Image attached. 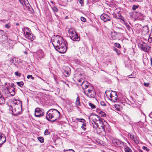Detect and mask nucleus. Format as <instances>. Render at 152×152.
<instances>
[{
	"instance_id": "1",
	"label": "nucleus",
	"mask_w": 152,
	"mask_h": 152,
	"mask_svg": "<svg viewBox=\"0 0 152 152\" xmlns=\"http://www.w3.org/2000/svg\"><path fill=\"white\" fill-rule=\"evenodd\" d=\"M52 43L56 50L60 53H64L66 50L65 42L63 38L58 35L52 38Z\"/></svg>"
},
{
	"instance_id": "2",
	"label": "nucleus",
	"mask_w": 152,
	"mask_h": 152,
	"mask_svg": "<svg viewBox=\"0 0 152 152\" xmlns=\"http://www.w3.org/2000/svg\"><path fill=\"white\" fill-rule=\"evenodd\" d=\"M60 112L57 110L51 109L47 113L46 118L48 121H55L59 118Z\"/></svg>"
},
{
	"instance_id": "3",
	"label": "nucleus",
	"mask_w": 152,
	"mask_h": 152,
	"mask_svg": "<svg viewBox=\"0 0 152 152\" xmlns=\"http://www.w3.org/2000/svg\"><path fill=\"white\" fill-rule=\"evenodd\" d=\"M12 104L14 110H12V114L16 116L22 111V102L18 99H14Z\"/></svg>"
},
{
	"instance_id": "4",
	"label": "nucleus",
	"mask_w": 152,
	"mask_h": 152,
	"mask_svg": "<svg viewBox=\"0 0 152 152\" xmlns=\"http://www.w3.org/2000/svg\"><path fill=\"white\" fill-rule=\"evenodd\" d=\"M22 31L23 32L24 35L27 39L31 41L35 39V37L33 36L30 29L26 27L23 28Z\"/></svg>"
},
{
	"instance_id": "5",
	"label": "nucleus",
	"mask_w": 152,
	"mask_h": 152,
	"mask_svg": "<svg viewBox=\"0 0 152 152\" xmlns=\"http://www.w3.org/2000/svg\"><path fill=\"white\" fill-rule=\"evenodd\" d=\"M84 93L88 97L91 98H94L96 94L95 91L93 86L84 90Z\"/></svg>"
},
{
	"instance_id": "6",
	"label": "nucleus",
	"mask_w": 152,
	"mask_h": 152,
	"mask_svg": "<svg viewBox=\"0 0 152 152\" xmlns=\"http://www.w3.org/2000/svg\"><path fill=\"white\" fill-rule=\"evenodd\" d=\"M106 95L108 97V99L114 101H115V100L116 101L117 100V96L115 91H112L111 93L109 92H108V94H106Z\"/></svg>"
},
{
	"instance_id": "7",
	"label": "nucleus",
	"mask_w": 152,
	"mask_h": 152,
	"mask_svg": "<svg viewBox=\"0 0 152 152\" xmlns=\"http://www.w3.org/2000/svg\"><path fill=\"white\" fill-rule=\"evenodd\" d=\"M5 91L10 95L14 96L15 94V88L14 87H7L5 88Z\"/></svg>"
},
{
	"instance_id": "8",
	"label": "nucleus",
	"mask_w": 152,
	"mask_h": 152,
	"mask_svg": "<svg viewBox=\"0 0 152 152\" xmlns=\"http://www.w3.org/2000/svg\"><path fill=\"white\" fill-rule=\"evenodd\" d=\"M44 110L39 108H37L35 110L34 115L36 117H40L44 115Z\"/></svg>"
},
{
	"instance_id": "9",
	"label": "nucleus",
	"mask_w": 152,
	"mask_h": 152,
	"mask_svg": "<svg viewBox=\"0 0 152 152\" xmlns=\"http://www.w3.org/2000/svg\"><path fill=\"white\" fill-rule=\"evenodd\" d=\"M79 85H81L82 88L84 90L88 89L89 88L91 87L92 86L87 81L83 80L82 83L79 84Z\"/></svg>"
},
{
	"instance_id": "10",
	"label": "nucleus",
	"mask_w": 152,
	"mask_h": 152,
	"mask_svg": "<svg viewBox=\"0 0 152 152\" xmlns=\"http://www.w3.org/2000/svg\"><path fill=\"white\" fill-rule=\"evenodd\" d=\"M140 48L141 50L146 52H148L151 48V47L145 43L140 44Z\"/></svg>"
},
{
	"instance_id": "11",
	"label": "nucleus",
	"mask_w": 152,
	"mask_h": 152,
	"mask_svg": "<svg viewBox=\"0 0 152 152\" xmlns=\"http://www.w3.org/2000/svg\"><path fill=\"white\" fill-rule=\"evenodd\" d=\"M91 118L93 122H97L99 123L103 124V122L101 120L100 117L98 115H93L91 116Z\"/></svg>"
},
{
	"instance_id": "12",
	"label": "nucleus",
	"mask_w": 152,
	"mask_h": 152,
	"mask_svg": "<svg viewBox=\"0 0 152 152\" xmlns=\"http://www.w3.org/2000/svg\"><path fill=\"white\" fill-rule=\"evenodd\" d=\"M100 18L104 22L110 21V16L105 13H103L100 16Z\"/></svg>"
},
{
	"instance_id": "13",
	"label": "nucleus",
	"mask_w": 152,
	"mask_h": 152,
	"mask_svg": "<svg viewBox=\"0 0 152 152\" xmlns=\"http://www.w3.org/2000/svg\"><path fill=\"white\" fill-rule=\"evenodd\" d=\"M113 143L115 146H120L121 145H124V142L118 140H115L113 141Z\"/></svg>"
},
{
	"instance_id": "14",
	"label": "nucleus",
	"mask_w": 152,
	"mask_h": 152,
	"mask_svg": "<svg viewBox=\"0 0 152 152\" xmlns=\"http://www.w3.org/2000/svg\"><path fill=\"white\" fill-rule=\"evenodd\" d=\"M6 137L3 134L0 135V145H2L6 141Z\"/></svg>"
},
{
	"instance_id": "15",
	"label": "nucleus",
	"mask_w": 152,
	"mask_h": 152,
	"mask_svg": "<svg viewBox=\"0 0 152 152\" xmlns=\"http://www.w3.org/2000/svg\"><path fill=\"white\" fill-rule=\"evenodd\" d=\"M70 37L73 41H78L80 39V38L78 37L77 33L71 36Z\"/></svg>"
},
{
	"instance_id": "16",
	"label": "nucleus",
	"mask_w": 152,
	"mask_h": 152,
	"mask_svg": "<svg viewBox=\"0 0 152 152\" xmlns=\"http://www.w3.org/2000/svg\"><path fill=\"white\" fill-rule=\"evenodd\" d=\"M37 53L40 59H41L44 56V53L42 50H39L37 51Z\"/></svg>"
},
{
	"instance_id": "17",
	"label": "nucleus",
	"mask_w": 152,
	"mask_h": 152,
	"mask_svg": "<svg viewBox=\"0 0 152 152\" xmlns=\"http://www.w3.org/2000/svg\"><path fill=\"white\" fill-rule=\"evenodd\" d=\"M69 33L70 35V37L73 35L75 34L76 33L75 29L72 28H71L69 30Z\"/></svg>"
},
{
	"instance_id": "18",
	"label": "nucleus",
	"mask_w": 152,
	"mask_h": 152,
	"mask_svg": "<svg viewBox=\"0 0 152 152\" xmlns=\"http://www.w3.org/2000/svg\"><path fill=\"white\" fill-rule=\"evenodd\" d=\"M142 31L145 32V34H147L149 32V28L147 26H145L144 27L142 30Z\"/></svg>"
},
{
	"instance_id": "19",
	"label": "nucleus",
	"mask_w": 152,
	"mask_h": 152,
	"mask_svg": "<svg viewBox=\"0 0 152 152\" xmlns=\"http://www.w3.org/2000/svg\"><path fill=\"white\" fill-rule=\"evenodd\" d=\"M80 77V78L79 79H77V82H78V85H79V83H82V82L83 81V80H84L82 78V76L81 74H79Z\"/></svg>"
},
{
	"instance_id": "20",
	"label": "nucleus",
	"mask_w": 152,
	"mask_h": 152,
	"mask_svg": "<svg viewBox=\"0 0 152 152\" xmlns=\"http://www.w3.org/2000/svg\"><path fill=\"white\" fill-rule=\"evenodd\" d=\"M51 8L54 12H57L58 11V9L57 7L55 5L51 7Z\"/></svg>"
},
{
	"instance_id": "21",
	"label": "nucleus",
	"mask_w": 152,
	"mask_h": 152,
	"mask_svg": "<svg viewBox=\"0 0 152 152\" xmlns=\"http://www.w3.org/2000/svg\"><path fill=\"white\" fill-rule=\"evenodd\" d=\"M98 123L99 122H93L92 124L93 127L97 128L99 126Z\"/></svg>"
},
{
	"instance_id": "22",
	"label": "nucleus",
	"mask_w": 152,
	"mask_h": 152,
	"mask_svg": "<svg viewBox=\"0 0 152 152\" xmlns=\"http://www.w3.org/2000/svg\"><path fill=\"white\" fill-rule=\"evenodd\" d=\"M5 99L3 96H0V104L4 103Z\"/></svg>"
},
{
	"instance_id": "23",
	"label": "nucleus",
	"mask_w": 152,
	"mask_h": 152,
	"mask_svg": "<svg viewBox=\"0 0 152 152\" xmlns=\"http://www.w3.org/2000/svg\"><path fill=\"white\" fill-rule=\"evenodd\" d=\"M75 104L77 106H80V99L78 97L76 98L75 102Z\"/></svg>"
},
{
	"instance_id": "24",
	"label": "nucleus",
	"mask_w": 152,
	"mask_h": 152,
	"mask_svg": "<svg viewBox=\"0 0 152 152\" xmlns=\"http://www.w3.org/2000/svg\"><path fill=\"white\" fill-rule=\"evenodd\" d=\"M38 140L41 143H43L44 142V138L42 137H39L38 138Z\"/></svg>"
},
{
	"instance_id": "25",
	"label": "nucleus",
	"mask_w": 152,
	"mask_h": 152,
	"mask_svg": "<svg viewBox=\"0 0 152 152\" xmlns=\"http://www.w3.org/2000/svg\"><path fill=\"white\" fill-rule=\"evenodd\" d=\"M76 120L77 121H79L82 123H84L86 122V120L83 118H78L76 119Z\"/></svg>"
},
{
	"instance_id": "26",
	"label": "nucleus",
	"mask_w": 152,
	"mask_h": 152,
	"mask_svg": "<svg viewBox=\"0 0 152 152\" xmlns=\"http://www.w3.org/2000/svg\"><path fill=\"white\" fill-rule=\"evenodd\" d=\"M125 152H132L131 149L129 147H126L124 149Z\"/></svg>"
},
{
	"instance_id": "27",
	"label": "nucleus",
	"mask_w": 152,
	"mask_h": 152,
	"mask_svg": "<svg viewBox=\"0 0 152 152\" xmlns=\"http://www.w3.org/2000/svg\"><path fill=\"white\" fill-rule=\"evenodd\" d=\"M17 85L20 87H22L23 86L24 83L22 81L17 82Z\"/></svg>"
},
{
	"instance_id": "28",
	"label": "nucleus",
	"mask_w": 152,
	"mask_h": 152,
	"mask_svg": "<svg viewBox=\"0 0 152 152\" xmlns=\"http://www.w3.org/2000/svg\"><path fill=\"white\" fill-rule=\"evenodd\" d=\"M137 15H138V18L141 19L142 18L143 16V15L140 13H137Z\"/></svg>"
},
{
	"instance_id": "29",
	"label": "nucleus",
	"mask_w": 152,
	"mask_h": 152,
	"mask_svg": "<svg viewBox=\"0 0 152 152\" xmlns=\"http://www.w3.org/2000/svg\"><path fill=\"white\" fill-rule=\"evenodd\" d=\"M86 126V124L85 123H84L82 124V126H81V128L84 131H85L86 130V128H85Z\"/></svg>"
},
{
	"instance_id": "30",
	"label": "nucleus",
	"mask_w": 152,
	"mask_h": 152,
	"mask_svg": "<svg viewBox=\"0 0 152 152\" xmlns=\"http://www.w3.org/2000/svg\"><path fill=\"white\" fill-rule=\"evenodd\" d=\"M99 114L101 115L102 117H105L106 116V114L103 111H101L99 113Z\"/></svg>"
},
{
	"instance_id": "31",
	"label": "nucleus",
	"mask_w": 152,
	"mask_h": 152,
	"mask_svg": "<svg viewBox=\"0 0 152 152\" xmlns=\"http://www.w3.org/2000/svg\"><path fill=\"white\" fill-rule=\"evenodd\" d=\"M89 105L90 106L92 109H94L96 108L95 105L92 104L91 103H89Z\"/></svg>"
},
{
	"instance_id": "32",
	"label": "nucleus",
	"mask_w": 152,
	"mask_h": 152,
	"mask_svg": "<svg viewBox=\"0 0 152 152\" xmlns=\"http://www.w3.org/2000/svg\"><path fill=\"white\" fill-rule=\"evenodd\" d=\"M114 106L116 108V110L118 111H119L120 110V108H119V105H118V104H115Z\"/></svg>"
},
{
	"instance_id": "33",
	"label": "nucleus",
	"mask_w": 152,
	"mask_h": 152,
	"mask_svg": "<svg viewBox=\"0 0 152 152\" xmlns=\"http://www.w3.org/2000/svg\"><path fill=\"white\" fill-rule=\"evenodd\" d=\"M118 18L121 20L123 22H125V20L124 18L121 15L119 16Z\"/></svg>"
},
{
	"instance_id": "34",
	"label": "nucleus",
	"mask_w": 152,
	"mask_h": 152,
	"mask_svg": "<svg viewBox=\"0 0 152 152\" xmlns=\"http://www.w3.org/2000/svg\"><path fill=\"white\" fill-rule=\"evenodd\" d=\"M113 50L117 53L118 55H119L120 53L117 49L115 48H113Z\"/></svg>"
},
{
	"instance_id": "35",
	"label": "nucleus",
	"mask_w": 152,
	"mask_h": 152,
	"mask_svg": "<svg viewBox=\"0 0 152 152\" xmlns=\"http://www.w3.org/2000/svg\"><path fill=\"white\" fill-rule=\"evenodd\" d=\"M114 45L115 47H117L118 48H121L120 45L119 43H115Z\"/></svg>"
},
{
	"instance_id": "36",
	"label": "nucleus",
	"mask_w": 152,
	"mask_h": 152,
	"mask_svg": "<svg viewBox=\"0 0 152 152\" xmlns=\"http://www.w3.org/2000/svg\"><path fill=\"white\" fill-rule=\"evenodd\" d=\"M139 7L138 5H133L132 9L133 10H135Z\"/></svg>"
},
{
	"instance_id": "37",
	"label": "nucleus",
	"mask_w": 152,
	"mask_h": 152,
	"mask_svg": "<svg viewBox=\"0 0 152 152\" xmlns=\"http://www.w3.org/2000/svg\"><path fill=\"white\" fill-rule=\"evenodd\" d=\"M50 134V132H49L48 129H46L44 132V134L45 135H48Z\"/></svg>"
},
{
	"instance_id": "38",
	"label": "nucleus",
	"mask_w": 152,
	"mask_h": 152,
	"mask_svg": "<svg viewBox=\"0 0 152 152\" xmlns=\"http://www.w3.org/2000/svg\"><path fill=\"white\" fill-rule=\"evenodd\" d=\"M152 39V32L150 34L149 37L148 39V41L149 42H151L152 41L151 39Z\"/></svg>"
},
{
	"instance_id": "39",
	"label": "nucleus",
	"mask_w": 152,
	"mask_h": 152,
	"mask_svg": "<svg viewBox=\"0 0 152 152\" xmlns=\"http://www.w3.org/2000/svg\"><path fill=\"white\" fill-rule=\"evenodd\" d=\"M27 77L28 79H29L30 78H31L32 80L34 79V77H33L32 75H28Z\"/></svg>"
},
{
	"instance_id": "40",
	"label": "nucleus",
	"mask_w": 152,
	"mask_h": 152,
	"mask_svg": "<svg viewBox=\"0 0 152 152\" xmlns=\"http://www.w3.org/2000/svg\"><path fill=\"white\" fill-rule=\"evenodd\" d=\"M5 28L8 29L10 27V24L9 23L6 24L5 25Z\"/></svg>"
},
{
	"instance_id": "41",
	"label": "nucleus",
	"mask_w": 152,
	"mask_h": 152,
	"mask_svg": "<svg viewBox=\"0 0 152 152\" xmlns=\"http://www.w3.org/2000/svg\"><path fill=\"white\" fill-rule=\"evenodd\" d=\"M64 152H75L72 149H69L64 151Z\"/></svg>"
},
{
	"instance_id": "42",
	"label": "nucleus",
	"mask_w": 152,
	"mask_h": 152,
	"mask_svg": "<svg viewBox=\"0 0 152 152\" xmlns=\"http://www.w3.org/2000/svg\"><path fill=\"white\" fill-rule=\"evenodd\" d=\"M15 74L16 76H18L19 77H20L21 75V73H19L18 72H15Z\"/></svg>"
},
{
	"instance_id": "43",
	"label": "nucleus",
	"mask_w": 152,
	"mask_h": 152,
	"mask_svg": "<svg viewBox=\"0 0 152 152\" xmlns=\"http://www.w3.org/2000/svg\"><path fill=\"white\" fill-rule=\"evenodd\" d=\"M142 148L143 149L147 151H149V149L147 147L145 146H143Z\"/></svg>"
},
{
	"instance_id": "44",
	"label": "nucleus",
	"mask_w": 152,
	"mask_h": 152,
	"mask_svg": "<svg viewBox=\"0 0 152 152\" xmlns=\"http://www.w3.org/2000/svg\"><path fill=\"white\" fill-rule=\"evenodd\" d=\"M99 124H100L101 125V127L103 129V130L104 131V128H105V125L103 124V123L102 124H101V123H99Z\"/></svg>"
},
{
	"instance_id": "45",
	"label": "nucleus",
	"mask_w": 152,
	"mask_h": 152,
	"mask_svg": "<svg viewBox=\"0 0 152 152\" xmlns=\"http://www.w3.org/2000/svg\"><path fill=\"white\" fill-rule=\"evenodd\" d=\"M81 20L82 21L84 22H85L86 20V19L83 17H81Z\"/></svg>"
},
{
	"instance_id": "46",
	"label": "nucleus",
	"mask_w": 152,
	"mask_h": 152,
	"mask_svg": "<svg viewBox=\"0 0 152 152\" xmlns=\"http://www.w3.org/2000/svg\"><path fill=\"white\" fill-rule=\"evenodd\" d=\"M64 73L65 75H66V74L67 75L66 76H68V75H69V72L68 71H65Z\"/></svg>"
},
{
	"instance_id": "47",
	"label": "nucleus",
	"mask_w": 152,
	"mask_h": 152,
	"mask_svg": "<svg viewBox=\"0 0 152 152\" xmlns=\"http://www.w3.org/2000/svg\"><path fill=\"white\" fill-rule=\"evenodd\" d=\"M12 106H10L9 107V110L12 111V110H14V109H13Z\"/></svg>"
},
{
	"instance_id": "48",
	"label": "nucleus",
	"mask_w": 152,
	"mask_h": 152,
	"mask_svg": "<svg viewBox=\"0 0 152 152\" xmlns=\"http://www.w3.org/2000/svg\"><path fill=\"white\" fill-rule=\"evenodd\" d=\"M150 83H144V85L146 87H148Z\"/></svg>"
},
{
	"instance_id": "49",
	"label": "nucleus",
	"mask_w": 152,
	"mask_h": 152,
	"mask_svg": "<svg viewBox=\"0 0 152 152\" xmlns=\"http://www.w3.org/2000/svg\"><path fill=\"white\" fill-rule=\"evenodd\" d=\"M83 1L84 0H79V3L81 5V6L83 4Z\"/></svg>"
},
{
	"instance_id": "50",
	"label": "nucleus",
	"mask_w": 152,
	"mask_h": 152,
	"mask_svg": "<svg viewBox=\"0 0 152 152\" xmlns=\"http://www.w3.org/2000/svg\"><path fill=\"white\" fill-rule=\"evenodd\" d=\"M100 104L102 106H106V104L104 103V102H103V101H102L101 102Z\"/></svg>"
},
{
	"instance_id": "51",
	"label": "nucleus",
	"mask_w": 152,
	"mask_h": 152,
	"mask_svg": "<svg viewBox=\"0 0 152 152\" xmlns=\"http://www.w3.org/2000/svg\"><path fill=\"white\" fill-rule=\"evenodd\" d=\"M8 84L9 86L8 87H14V84L13 83H11V84L8 83Z\"/></svg>"
},
{
	"instance_id": "52",
	"label": "nucleus",
	"mask_w": 152,
	"mask_h": 152,
	"mask_svg": "<svg viewBox=\"0 0 152 152\" xmlns=\"http://www.w3.org/2000/svg\"><path fill=\"white\" fill-rule=\"evenodd\" d=\"M14 61V59L13 58H12L10 60V61L11 64H12L13 63Z\"/></svg>"
},
{
	"instance_id": "53",
	"label": "nucleus",
	"mask_w": 152,
	"mask_h": 152,
	"mask_svg": "<svg viewBox=\"0 0 152 152\" xmlns=\"http://www.w3.org/2000/svg\"><path fill=\"white\" fill-rule=\"evenodd\" d=\"M112 36H113V34L112 33L111 34V37H112V39H115V38L114 37H113Z\"/></svg>"
},
{
	"instance_id": "54",
	"label": "nucleus",
	"mask_w": 152,
	"mask_h": 152,
	"mask_svg": "<svg viewBox=\"0 0 152 152\" xmlns=\"http://www.w3.org/2000/svg\"><path fill=\"white\" fill-rule=\"evenodd\" d=\"M99 0H92V1L94 2H97Z\"/></svg>"
},
{
	"instance_id": "55",
	"label": "nucleus",
	"mask_w": 152,
	"mask_h": 152,
	"mask_svg": "<svg viewBox=\"0 0 152 152\" xmlns=\"http://www.w3.org/2000/svg\"><path fill=\"white\" fill-rule=\"evenodd\" d=\"M128 77L129 78H133L135 77V76H134V75H133V76H132V77L128 76Z\"/></svg>"
},
{
	"instance_id": "56",
	"label": "nucleus",
	"mask_w": 152,
	"mask_h": 152,
	"mask_svg": "<svg viewBox=\"0 0 152 152\" xmlns=\"http://www.w3.org/2000/svg\"><path fill=\"white\" fill-rule=\"evenodd\" d=\"M50 2H51V3L53 4V6L55 5V4L54 2H53V1H50Z\"/></svg>"
},
{
	"instance_id": "57",
	"label": "nucleus",
	"mask_w": 152,
	"mask_h": 152,
	"mask_svg": "<svg viewBox=\"0 0 152 152\" xmlns=\"http://www.w3.org/2000/svg\"><path fill=\"white\" fill-rule=\"evenodd\" d=\"M130 137L132 139H134V137L133 136H132L131 135Z\"/></svg>"
},
{
	"instance_id": "58",
	"label": "nucleus",
	"mask_w": 152,
	"mask_h": 152,
	"mask_svg": "<svg viewBox=\"0 0 152 152\" xmlns=\"http://www.w3.org/2000/svg\"><path fill=\"white\" fill-rule=\"evenodd\" d=\"M0 96H2V94L0 91Z\"/></svg>"
},
{
	"instance_id": "59",
	"label": "nucleus",
	"mask_w": 152,
	"mask_h": 152,
	"mask_svg": "<svg viewBox=\"0 0 152 152\" xmlns=\"http://www.w3.org/2000/svg\"><path fill=\"white\" fill-rule=\"evenodd\" d=\"M20 2V3L21 4H23V2L21 1V0H18Z\"/></svg>"
},
{
	"instance_id": "60",
	"label": "nucleus",
	"mask_w": 152,
	"mask_h": 152,
	"mask_svg": "<svg viewBox=\"0 0 152 152\" xmlns=\"http://www.w3.org/2000/svg\"><path fill=\"white\" fill-rule=\"evenodd\" d=\"M65 19H68V16H66L65 17Z\"/></svg>"
},
{
	"instance_id": "61",
	"label": "nucleus",
	"mask_w": 152,
	"mask_h": 152,
	"mask_svg": "<svg viewBox=\"0 0 152 152\" xmlns=\"http://www.w3.org/2000/svg\"><path fill=\"white\" fill-rule=\"evenodd\" d=\"M134 75H132V74H131L130 75H129V76H131V77H132V76H133Z\"/></svg>"
},
{
	"instance_id": "62",
	"label": "nucleus",
	"mask_w": 152,
	"mask_h": 152,
	"mask_svg": "<svg viewBox=\"0 0 152 152\" xmlns=\"http://www.w3.org/2000/svg\"><path fill=\"white\" fill-rule=\"evenodd\" d=\"M139 151L140 152H143L141 150H139Z\"/></svg>"
},
{
	"instance_id": "63",
	"label": "nucleus",
	"mask_w": 152,
	"mask_h": 152,
	"mask_svg": "<svg viewBox=\"0 0 152 152\" xmlns=\"http://www.w3.org/2000/svg\"><path fill=\"white\" fill-rule=\"evenodd\" d=\"M21 1L23 2V4H23V3L24 2V0H21Z\"/></svg>"
},
{
	"instance_id": "64",
	"label": "nucleus",
	"mask_w": 152,
	"mask_h": 152,
	"mask_svg": "<svg viewBox=\"0 0 152 152\" xmlns=\"http://www.w3.org/2000/svg\"><path fill=\"white\" fill-rule=\"evenodd\" d=\"M64 83L66 84V85H67V86H69V85L68 84H67V83H66L65 82Z\"/></svg>"
}]
</instances>
